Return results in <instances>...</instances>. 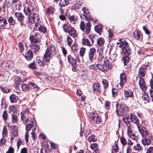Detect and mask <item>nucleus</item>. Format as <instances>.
I'll return each mask as SVG.
<instances>
[{
    "label": "nucleus",
    "instance_id": "38",
    "mask_svg": "<svg viewBox=\"0 0 153 153\" xmlns=\"http://www.w3.org/2000/svg\"><path fill=\"white\" fill-rule=\"evenodd\" d=\"M88 141L91 143L96 141L97 138L96 136L92 134L89 137L88 139Z\"/></svg>",
    "mask_w": 153,
    "mask_h": 153
},
{
    "label": "nucleus",
    "instance_id": "14",
    "mask_svg": "<svg viewBox=\"0 0 153 153\" xmlns=\"http://www.w3.org/2000/svg\"><path fill=\"white\" fill-rule=\"evenodd\" d=\"M138 128L140 133L142 135L143 137H147L149 135V132L144 127L140 128L137 126Z\"/></svg>",
    "mask_w": 153,
    "mask_h": 153
},
{
    "label": "nucleus",
    "instance_id": "18",
    "mask_svg": "<svg viewBox=\"0 0 153 153\" xmlns=\"http://www.w3.org/2000/svg\"><path fill=\"white\" fill-rule=\"evenodd\" d=\"M130 119L132 123L135 124L137 127L138 126V124L139 123V120L138 117L133 113L130 114Z\"/></svg>",
    "mask_w": 153,
    "mask_h": 153
},
{
    "label": "nucleus",
    "instance_id": "43",
    "mask_svg": "<svg viewBox=\"0 0 153 153\" xmlns=\"http://www.w3.org/2000/svg\"><path fill=\"white\" fill-rule=\"evenodd\" d=\"M68 25V23H65L62 25V27L65 33H67L69 31V27H71Z\"/></svg>",
    "mask_w": 153,
    "mask_h": 153
},
{
    "label": "nucleus",
    "instance_id": "23",
    "mask_svg": "<svg viewBox=\"0 0 153 153\" xmlns=\"http://www.w3.org/2000/svg\"><path fill=\"white\" fill-rule=\"evenodd\" d=\"M77 57H76V59ZM68 62L71 64L72 65L74 66L76 65V60L71 55H69L68 57Z\"/></svg>",
    "mask_w": 153,
    "mask_h": 153
},
{
    "label": "nucleus",
    "instance_id": "61",
    "mask_svg": "<svg viewBox=\"0 0 153 153\" xmlns=\"http://www.w3.org/2000/svg\"><path fill=\"white\" fill-rule=\"evenodd\" d=\"M4 137V136H3L0 139V145L1 146L3 145L6 142V139Z\"/></svg>",
    "mask_w": 153,
    "mask_h": 153
},
{
    "label": "nucleus",
    "instance_id": "52",
    "mask_svg": "<svg viewBox=\"0 0 153 153\" xmlns=\"http://www.w3.org/2000/svg\"><path fill=\"white\" fill-rule=\"evenodd\" d=\"M81 8V5L79 4L76 3L75 4L73 7V10H79Z\"/></svg>",
    "mask_w": 153,
    "mask_h": 153
},
{
    "label": "nucleus",
    "instance_id": "36",
    "mask_svg": "<svg viewBox=\"0 0 153 153\" xmlns=\"http://www.w3.org/2000/svg\"><path fill=\"white\" fill-rule=\"evenodd\" d=\"M103 26L102 25H99L95 27L94 29L95 31L101 34L102 32V30Z\"/></svg>",
    "mask_w": 153,
    "mask_h": 153
},
{
    "label": "nucleus",
    "instance_id": "47",
    "mask_svg": "<svg viewBox=\"0 0 153 153\" xmlns=\"http://www.w3.org/2000/svg\"><path fill=\"white\" fill-rule=\"evenodd\" d=\"M0 89L1 91L5 93H9L10 91V90L9 89L6 87H3L2 86H0Z\"/></svg>",
    "mask_w": 153,
    "mask_h": 153
},
{
    "label": "nucleus",
    "instance_id": "27",
    "mask_svg": "<svg viewBox=\"0 0 153 153\" xmlns=\"http://www.w3.org/2000/svg\"><path fill=\"white\" fill-rule=\"evenodd\" d=\"M27 45L26 43L19 42L18 43V46L19 51L21 52H23L24 50L27 49Z\"/></svg>",
    "mask_w": 153,
    "mask_h": 153
},
{
    "label": "nucleus",
    "instance_id": "60",
    "mask_svg": "<svg viewBox=\"0 0 153 153\" xmlns=\"http://www.w3.org/2000/svg\"><path fill=\"white\" fill-rule=\"evenodd\" d=\"M97 145L96 143H93L90 145L91 149L94 150H96L97 149Z\"/></svg>",
    "mask_w": 153,
    "mask_h": 153
},
{
    "label": "nucleus",
    "instance_id": "21",
    "mask_svg": "<svg viewBox=\"0 0 153 153\" xmlns=\"http://www.w3.org/2000/svg\"><path fill=\"white\" fill-rule=\"evenodd\" d=\"M149 137V136L147 137H144V138L142 140L141 143L144 146H149L151 144L152 142Z\"/></svg>",
    "mask_w": 153,
    "mask_h": 153
},
{
    "label": "nucleus",
    "instance_id": "31",
    "mask_svg": "<svg viewBox=\"0 0 153 153\" xmlns=\"http://www.w3.org/2000/svg\"><path fill=\"white\" fill-rule=\"evenodd\" d=\"M93 91L96 92L97 93H99L100 91L101 88L100 87V85L98 83H95L94 84L93 87Z\"/></svg>",
    "mask_w": 153,
    "mask_h": 153
},
{
    "label": "nucleus",
    "instance_id": "53",
    "mask_svg": "<svg viewBox=\"0 0 153 153\" xmlns=\"http://www.w3.org/2000/svg\"><path fill=\"white\" fill-rule=\"evenodd\" d=\"M120 140L121 144L123 146H125L127 144V141L124 137H121L120 138Z\"/></svg>",
    "mask_w": 153,
    "mask_h": 153
},
{
    "label": "nucleus",
    "instance_id": "44",
    "mask_svg": "<svg viewBox=\"0 0 153 153\" xmlns=\"http://www.w3.org/2000/svg\"><path fill=\"white\" fill-rule=\"evenodd\" d=\"M127 129V133L128 135H130V134L132 133V130L133 128V127L132 126L131 124H130L129 125H126Z\"/></svg>",
    "mask_w": 153,
    "mask_h": 153
},
{
    "label": "nucleus",
    "instance_id": "26",
    "mask_svg": "<svg viewBox=\"0 0 153 153\" xmlns=\"http://www.w3.org/2000/svg\"><path fill=\"white\" fill-rule=\"evenodd\" d=\"M30 48L31 50L34 53L37 52L40 49V46L39 45L36 43L30 46Z\"/></svg>",
    "mask_w": 153,
    "mask_h": 153
},
{
    "label": "nucleus",
    "instance_id": "1",
    "mask_svg": "<svg viewBox=\"0 0 153 153\" xmlns=\"http://www.w3.org/2000/svg\"><path fill=\"white\" fill-rule=\"evenodd\" d=\"M22 119L24 124L28 122L30 123L26 126V130L28 132L31 129L35 130L36 124V122H34V119L32 117L33 115L27 109H25L21 113Z\"/></svg>",
    "mask_w": 153,
    "mask_h": 153
},
{
    "label": "nucleus",
    "instance_id": "37",
    "mask_svg": "<svg viewBox=\"0 0 153 153\" xmlns=\"http://www.w3.org/2000/svg\"><path fill=\"white\" fill-rule=\"evenodd\" d=\"M123 120L126 125L131 123V122L129 121V116L128 115H126L124 116L123 118Z\"/></svg>",
    "mask_w": 153,
    "mask_h": 153
},
{
    "label": "nucleus",
    "instance_id": "56",
    "mask_svg": "<svg viewBox=\"0 0 153 153\" xmlns=\"http://www.w3.org/2000/svg\"><path fill=\"white\" fill-rule=\"evenodd\" d=\"M82 11V13H83V15L84 16L85 18H88V16L89 15V12L88 10H81Z\"/></svg>",
    "mask_w": 153,
    "mask_h": 153
},
{
    "label": "nucleus",
    "instance_id": "63",
    "mask_svg": "<svg viewBox=\"0 0 153 153\" xmlns=\"http://www.w3.org/2000/svg\"><path fill=\"white\" fill-rule=\"evenodd\" d=\"M98 52L99 53V54L100 55L99 58L100 57H104V56H102L103 53V48H100L98 50Z\"/></svg>",
    "mask_w": 153,
    "mask_h": 153
},
{
    "label": "nucleus",
    "instance_id": "15",
    "mask_svg": "<svg viewBox=\"0 0 153 153\" xmlns=\"http://www.w3.org/2000/svg\"><path fill=\"white\" fill-rule=\"evenodd\" d=\"M117 44L119 47L122 48L128 45L127 42L123 39H120Z\"/></svg>",
    "mask_w": 153,
    "mask_h": 153
},
{
    "label": "nucleus",
    "instance_id": "45",
    "mask_svg": "<svg viewBox=\"0 0 153 153\" xmlns=\"http://www.w3.org/2000/svg\"><path fill=\"white\" fill-rule=\"evenodd\" d=\"M68 17L70 21L73 24L75 23L77 20L76 18H75L73 16L69 15Z\"/></svg>",
    "mask_w": 153,
    "mask_h": 153
},
{
    "label": "nucleus",
    "instance_id": "46",
    "mask_svg": "<svg viewBox=\"0 0 153 153\" xmlns=\"http://www.w3.org/2000/svg\"><path fill=\"white\" fill-rule=\"evenodd\" d=\"M89 38L90 39L91 42L93 44L94 42L96 40L97 38V35H94V34L89 35Z\"/></svg>",
    "mask_w": 153,
    "mask_h": 153
},
{
    "label": "nucleus",
    "instance_id": "2",
    "mask_svg": "<svg viewBox=\"0 0 153 153\" xmlns=\"http://www.w3.org/2000/svg\"><path fill=\"white\" fill-rule=\"evenodd\" d=\"M25 14L28 17V22L29 23L33 24L35 27H37L39 25L38 23L39 22V17L36 11L34 10H23Z\"/></svg>",
    "mask_w": 153,
    "mask_h": 153
},
{
    "label": "nucleus",
    "instance_id": "16",
    "mask_svg": "<svg viewBox=\"0 0 153 153\" xmlns=\"http://www.w3.org/2000/svg\"><path fill=\"white\" fill-rule=\"evenodd\" d=\"M11 140H13L14 138L18 135V128L15 126H13L11 128Z\"/></svg>",
    "mask_w": 153,
    "mask_h": 153
},
{
    "label": "nucleus",
    "instance_id": "41",
    "mask_svg": "<svg viewBox=\"0 0 153 153\" xmlns=\"http://www.w3.org/2000/svg\"><path fill=\"white\" fill-rule=\"evenodd\" d=\"M104 43L105 40L102 37H100L97 39V44L99 46H101Z\"/></svg>",
    "mask_w": 153,
    "mask_h": 153
},
{
    "label": "nucleus",
    "instance_id": "28",
    "mask_svg": "<svg viewBox=\"0 0 153 153\" xmlns=\"http://www.w3.org/2000/svg\"><path fill=\"white\" fill-rule=\"evenodd\" d=\"M122 50L123 53L126 55H129L131 53V50L128 45L123 48Z\"/></svg>",
    "mask_w": 153,
    "mask_h": 153
},
{
    "label": "nucleus",
    "instance_id": "25",
    "mask_svg": "<svg viewBox=\"0 0 153 153\" xmlns=\"http://www.w3.org/2000/svg\"><path fill=\"white\" fill-rule=\"evenodd\" d=\"M82 44L83 45L88 46L89 47H91L93 46V44L90 42L87 38H84L82 39Z\"/></svg>",
    "mask_w": 153,
    "mask_h": 153
},
{
    "label": "nucleus",
    "instance_id": "29",
    "mask_svg": "<svg viewBox=\"0 0 153 153\" xmlns=\"http://www.w3.org/2000/svg\"><path fill=\"white\" fill-rule=\"evenodd\" d=\"M139 85L143 91L146 90V83L143 79L141 78L139 80Z\"/></svg>",
    "mask_w": 153,
    "mask_h": 153
},
{
    "label": "nucleus",
    "instance_id": "12",
    "mask_svg": "<svg viewBox=\"0 0 153 153\" xmlns=\"http://www.w3.org/2000/svg\"><path fill=\"white\" fill-rule=\"evenodd\" d=\"M86 51V48L82 47L80 48V56H77L76 59L79 63H82L83 61V56L84 55Z\"/></svg>",
    "mask_w": 153,
    "mask_h": 153
},
{
    "label": "nucleus",
    "instance_id": "7",
    "mask_svg": "<svg viewBox=\"0 0 153 153\" xmlns=\"http://www.w3.org/2000/svg\"><path fill=\"white\" fill-rule=\"evenodd\" d=\"M90 120L92 123L99 124L101 122V119L96 113L92 112L89 114Z\"/></svg>",
    "mask_w": 153,
    "mask_h": 153
},
{
    "label": "nucleus",
    "instance_id": "22",
    "mask_svg": "<svg viewBox=\"0 0 153 153\" xmlns=\"http://www.w3.org/2000/svg\"><path fill=\"white\" fill-rule=\"evenodd\" d=\"M33 57V53L31 50H29L26 53L25 56V58L27 60H31Z\"/></svg>",
    "mask_w": 153,
    "mask_h": 153
},
{
    "label": "nucleus",
    "instance_id": "55",
    "mask_svg": "<svg viewBox=\"0 0 153 153\" xmlns=\"http://www.w3.org/2000/svg\"><path fill=\"white\" fill-rule=\"evenodd\" d=\"M50 144L51 146V148L52 149H57V148L58 147V145L54 142H53L51 141L50 143Z\"/></svg>",
    "mask_w": 153,
    "mask_h": 153
},
{
    "label": "nucleus",
    "instance_id": "58",
    "mask_svg": "<svg viewBox=\"0 0 153 153\" xmlns=\"http://www.w3.org/2000/svg\"><path fill=\"white\" fill-rule=\"evenodd\" d=\"M10 112H13V113H14L16 111V108L14 106L11 105L9 107V108Z\"/></svg>",
    "mask_w": 153,
    "mask_h": 153
},
{
    "label": "nucleus",
    "instance_id": "49",
    "mask_svg": "<svg viewBox=\"0 0 153 153\" xmlns=\"http://www.w3.org/2000/svg\"><path fill=\"white\" fill-rule=\"evenodd\" d=\"M28 85L32 86L33 87V89H34L36 90H38L39 89L38 86L34 83L30 82L28 84Z\"/></svg>",
    "mask_w": 153,
    "mask_h": 153
},
{
    "label": "nucleus",
    "instance_id": "62",
    "mask_svg": "<svg viewBox=\"0 0 153 153\" xmlns=\"http://www.w3.org/2000/svg\"><path fill=\"white\" fill-rule=\"evenodd\" d=\"M112 150L114 151L115 152H117L118 151L119 147L117 144H115L114 146H112Z\"/></svg>",
    "mask_w": 153,
    "mask_h": 153
},
{
    "label": "nucleus",
    "instance_id": "30",
    "mask_svg": "<svg viewBox=\"0 0 153 153\" xmlns=\"http://www.w3.org/2000/svg\"><path fill=\"white\" fill-rule=\"evenodd\" d=\"M124 94L125 97H133L134 96L133 92L130 90H125Z\"/></svg>",
    "mask_w": 153,
    "mask_h": 153
},
{
    "label": "nucleus",
    "instance_id": "32",
    "mask_svg": "<svg viewBox=\"0 0 153 153\" xmlns=\"http://www.w3.org/2000/svg\"><path fill=\"white\" fill-rule=\"evenodd\" d=\"M140 99L141 100L145 101L148 103L150 101V98L148 95L145 93L144 94H142L141 96L140 97Z\"/></svg>",
    "mask_w": 153,
    "mask_h": 153
},
{
    "label": "nucleus",
    "instance_id": "39",
    "mask_svg": "<svg viewBox=\"0 0 153 153\" xmlns=\"http://www.w3.org/2000/svg\"><path fill=\"white\" fill-rule=\"evenodd\" d=\"M66 40L67 44L69 46L72 47L74 46V44H73V41L70 37L68 36Z\"/></svg>",
    "mask_w": 153,
    "mask_h": 153
},
{
    "label": "nucleus",
    "instance_id": "35",
    "mask_svg": "<svg viewBox=\"0 0 153 153\" xmlns=\"http://www.w3.org/2000/svg\"><path fill=\"white\" fill-rule=\"evenodd\" d=\"M21 82V79L17 76L15 78L14 83L16 88H18Z\"/></svg>",
    "mask_w": 153,
    "mask_h": 153
},
{
    "label": "nucleus",
    "instance_id": "40",
    "mask_svg": "<svg viewBox=\"0 0 153 153\" xmlns=\"http://www.w3.org/2000/svg\"><path fill=\"white\" fill-rule=\"evenodd\" d=\"M8 21L10 25H13L15 24L18 21L16 19H14V17H13L10 16L8 19Z\"/></svg>",
    "mask_w": 153,
    "mask_h": 153
},
{
    "label": "nucleus",
    "instance_id": "3",
    "mask_svg": "<svg viewBox=\"0 0 153 153\" xmlns=\"http://www.w3.org/2000/svg\"><path fill=\"white\" fill-rule=\"evenodd\" d=\"M56 53L55 47L53 45L50 44L48 45L43 57V61L45 62H49Z\"/></svg>",
    "mask_w": 153,
    "mask_h": 153
},
{
    "label": "nucleus",
    "instance_id": "24",
    "mask_svg": "<svg viewBox=\"0 0 153 153\" xmlns=\"http://www.w3.org/2000/svg\"><path fill=\"white\" fill-rule=\"evenodd\" d=\"M134 150L137 152H141L143 150V148L140 143H137L133 148Z\"/></svg>",
    "mask_w": 153,
    "mask_h": 153
},
{
    "label": "nucleus",
    "instance_id": "4",
    "mask_svg": "<svg viewBox=\"0 0 153 153\" xmlns=\"http://www.w3.org/2000/svg\"><path fill=\"white\" fill-rule=\"evenodd\" d=\"M97 67L100 70L105 71L110 69L112 67L106 58L101 57L99 58V64Z\"/></svg>",
    "mask_w": 153,
    "mask_h": 153
},
{
    "label": "nucleus",
    "instance_id": "10",
    "mask_svg": "<svg viewBox=\"0 0 153 153\" xmlns=\"http://www.w3.org/2000/svg\"><path fill=\"white\" fill-rule=\"evenodd\" d=\"M44 63L43 62L41 61H38L36 62H33L28 65L29 68L34 69L37 68V66H42L44 65Z\"/></svg>",
    "mask_w": 153,
    "mask_h": 153
},
{
    "label": "nucleus",
    "instance_id": "33",
    "mask_svg": "<svg viewBox=\"0 0 153 153\" xmlns=\"http://www.w3.org/2000/svg\"><path fill=\"white\" fill-rule=\"evenodd\" d=\"M10 100L12 103L17 102L18 100V98L14 94H11L9 97Z\"/></svg>",
    "mask_w": 153,
    "mask_h": 153
},
{
    "label": "nucleus",
    "instance_id": "11",
    "mask_svg": "<svg viewBox=\"0 0 153 153\" xmlns=\"http://www.w3.org/2000/svg\"><path fill=\"white\" fill-rule=\"evenodd\" d=\"M126 81V75L123 73H121L120 75V79L117 81V85L123 87Z\"/></svg>",
    "mask_w": 153,
    "mask_h": 153
},
{
    "label": "nucleus",
    "instance_id": "5",
    "mask_svg": "<svg viewBox=\"0 0 153 153\" xmlns=\"http://www.w3.org/2000/svg\"><path fill=\"white\" fill-rule=\"evenodd\" d=\"M79 26L81 30L87 34H88L90 32L91 24L89 22L85 23L83 21H82L80 22Z\"/></svg>",
    "mask_w": 153,
    "mask_h": 153
},
{
    "label": "nucleus",
    "instance_id": "54",
    "mask_svg": "<svg viewBox=\"0 0 153 153\" xmlns=\"http://www.w3.org/2000/svg\"><path fill=\"white\" fill-rule=\"evenodd\" d=\"M125 65H126L128 62L129 58L127 56L124 57L122 60Z\"/></svg>",
    "mask_w": 153,
    "mask_h": 153
},
{
    "label": "nucleus",
    "instance_id": "17",
    "mask_svg": "<svg viewBox=\"0 0 153 153\" xmlns=\"http://www.w3.org/2000/svg\"><path fill=\"white\" fill-rule=\"evenodd\" d=\"M133 36L135 39L137 40H141L143 39L142 33L139 31L136 30L133 33Z\"/></svg>",
    "mask_w": 153,
    "mask_h": 153
},
{
    "label": "nucleus",
    "instance_id": "8",
    "mask_svg": "<svg viewBox=\"0 0 153 153\" xmlns=\"http://www.w3.org/2000/svg\"><path fill=\"white\" fill-rule=\"evenodd\" d=\"M40 35L36 32L33 31L30 34V39L31 42L40 43V41L39 40Z\"/></svg>",
    "mask_w": 153,
    "mask_h": 153
},
{
    "label": "nucleus",
    "instance_id": "13",
    "mask_svg": "<svg viewBox=\"0 0 153 153\" xmlns=\"http://www.w3.org/2000/svg\"><path fill=\"white\" fill-rule=\"evenodd\" d=\"M96 50L93 47L90 48L88 52V57L91 61L93 60L96 54Z\"/></svg>",
    "mask_w": 153,
    "mask_h": 153
},
{
    "label": "nucleus",
    "instance_id": "51",
    "mask_svg": "<svg viewBox=\"0 0 153 153\" xmlns=\"http://www.w3.org/2000/svg\"><path fill=\"white\" fill-rule=\"evenodd\" d=\"M12 121L14 123H16L18 121V117L16 115H15L14 113L12 114Z\"/></svg>",
    "mask_w": 153,
    "mask_h": 153
},
{
    "label": "nucleus",
    "instance_id": "57",
    "mask_svg": "<svg viewBox=\"0 0 153 153\" xmlns=\"http://www.w3.org/2000/svg\"><path fill=\"white\" fill-rule=\"evenodd\" d=\"M8 115V114L6 110L4 111L2 114V117L5 121L7 120Z\"/></svg>",
    "mask_w": 153,
    "mask_h": 153
},
{
    "label": "nucleus",
    "instance_id": "19",
    "mask_svg": "<svg viewBox=\"0 0 153 153\" xmlns=\"http://www.w3.org/2000/svg\"><path fill=\"white\" fill-rule=\"evenodd\" d=\"M33 30H34L39 31L44 33H45L47 31V28L45 26H39V25L37 27H35L34 28Z\"/></svg>",
    "mask_w": 153,
    "mask_h": 153
},
{
    "label": "nucleus",
    "instance_id": "9",
    "mask_svg": "<svg viewBox=\"0 0 153 153\" xmlns=\"http://www.w3.org/2000/svg\"><path fill=\"white\" fill-rule=\"evenodd\" d=\"M148 67V66L147 65H143L139 68L138 72L140 77H142L145 76L146 73V70Z\"/></svg>",
    "mask_w": 153,
    "mask_h": 153
},
{
    "label": "nucleus",
    "instance_id": "42",
    "mask_svg": "<svg viewBox=\"0 0 153 153\" xmlns=\"http://www.w3.org/2000/svg\"><path fill=\"white\" fill-rule=\"evenodd\" d=\"M67 11H66V12H65L64 10H61V14L59 16V18L62 20H64L65 19V16H67Z\"/></svg>",
    "mask_w": 153,
    "mask_h": 153
},
{
    "label": "nucleus",
    "instance_id": "20",
    "mask_svg": "<svg viewBox=\"0 0 153 153\" xmlns=\"http://www.w3.org/2000/svg\"><path fill=\"white\" fill-rule=\"evenodd\" d=\"M69 34L72 37L74 38L77 36V32L75 29L72 27H69V31H68Z\"/></svg>",
    "mask_w": 153,
    "mask_h": 153
},
{
    "label": "nucleus",
    "instance_id": "50",
    "mask_svg": "<svg viewBox=\"0 0 153 153\" xmlns=\"http://www.w3.org/2000/svg\"><path fill=\"white\" fill-rule=\"evenodd\" d=\"M128 136L132 139L133 140H136L138 139V137L135 134L131 133L130 135H128Z\"/></svg>",
    "mask_w": 153,
    "mask_h": 153
},
{
    "label": "nucleus",
    "instance_id": "34",
    "mask_svg": "<svg viewBox=\"0 0 153 153\" xmlns=\"http://www.w3.org/2000/svg\"><path fill=\"white\" fill-rule=\"evenodd\" d=\"M23 18V16L20 13H16L15 14L14 19H16L17 21H21Z\"/></svg>",
    "mask_w": 153,
    "mask_h": 153
},
{
    "label": "nucleus",
    "instance_id": "48",
    "mask_svg": "<svg viewBox=\"0 0 153 153\" xmlns=\"http://www.w3.org/2000/svg\"><path fill=\"white\" fill-rule=\"evenodd\" d=\"M22 90L25 91H28L30 89L29 85L25 84H23L22 85Z\"/></svg>",
    "mask_w": 153,
    "mask_h": 153
},
{
    "label": "nucleus",
    "instance_id": "64",
    "mask_svg": "<svg viewBox=\"0 0 153 153\" xmlns=\"http://www.w3.org/2000/svg\"><path fill=\"white\" fill-rule=\"evenodd\" d=\"M147 153H153V147H149L146 152Z\"/></svg>",
    "mask_w": 153,
    "mask_h": 153
},
{
    "label": "nucleus",
    "instance_id": "6",
    "mask_svg": "<svg viewBox=\"0 0 153 153\" xmlns=\"http://www.w3.org/2000/svg\"><path fill=\"white\" fill-rule=\"evenodd\" d=\"M116 113L118 116L122 115L123 113L125 111H127L128 110V107L124 104H117L116 105Z\"/></svg>",
    "mask_w": 153,
    "mask_h": 153
},
{
    "label": "nucleus",
    "instance_id": "59",
    "mask_svg": "<svg viewBox=\"0 0 153 153\" xmlns=\"http://www.w3.org/2000/svg\"><path fill=\"white\" fill-rule=\"evenodd\" d=\"M116 52L117 51H116L110 57V59L111 60L112 62H114L115 60V58L117 56V54Z\"/></svg>",
    "mask_w": 153,
    "mask_h": 153
}]
</instances>
